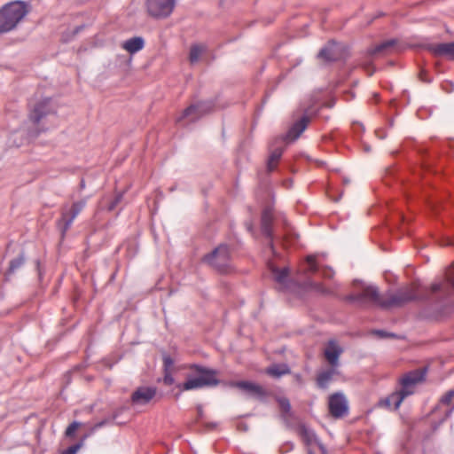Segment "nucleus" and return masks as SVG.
Instances as JSON below:
<instances>
[{"instance_id": "f257e3e1", "label": "nucleus", "mask_w": 454, "mask_h": 454, "mask_svg": "<svg viewBox=\"0 0 454 454\" xmlns=\"http://www.w3.org/2000/svg\"><path fill=\"white\" fill-rule=\"evenodd\" d=\"M419 288L420 286L419 284L413 283L395 294L381 296L376 286H366L363 287L359 299L385 309L399 307L405 302L419 298Z\"/></svg>"}, {"instance_id": "f03ea898", "label": "nucleus", "mask_w": 454, "mask_h": 454, "mask_svg": "<svg viewBox=\"0 0 454 454\" xmlns=\"http://www.w3.org/2000/svg\"><path fill=\"white\" fill-rule=\"evenodd\" d=\"M30 11V5L24 1H12L0 8V34L15 29Z\"/></svg>"}, {"instance_id": "7ed1b4c3", "label": "nucleus", "mask_w": 454, "mask_h": 454, "mask_svg": "<svg viewBox=\"0 0 454 454\" xmlns=\"http://www.w3.org/2000/svg\"><path fill=\"white\" fill-rule=\"evenodd\" d=\"M190 369L191 372L187 374L186 380L177 386L179 390L189 391L218 385L216 371L196 364Z\"/></svg>"}, {"instance_id": "20e7f679", "label": "nucleus", "mask_w": 454, "mask_h": 454, "mask_svg": "<svg viewBox=\"0 0 454 454\" xmlns=\"http://www.w3.org/2000/svg\"><path fill=\"white\" fill-rule=\"evenodd\" d=\"M58 111V105L51 98L45 97L36 100L31 105L28 114L30 121L39 124L47 117L55 115Z\"/></svg>"}, {"instance_id": "39448f33", "label": "nucleus", "mask_w": 454, "mask_h": 454, "mask_svg": "<svg viewBox=\"0 0 454 454\" xmlns=\"http://www.w3.org/2000/svg\"><path fill=\"white\" fill-rule=\"evenodd\" d=\"M176 6V0H146L147 14L157 20L166 19L171 15Z\"/></svg>"}, {"instance_id": "423d86ee", "label": "nucleus", "mask_w": 454, "mask_h": 454, "mask_svg": "<svg viewBox=\"0 0 454 454\" xmlns=\"http://www.w3.org/2000/svg\"><path fill=\"white\" fill-rule=\"evenodd\" d=\"M204 260L220 272H227L230 267V250L226 245H220Z\"/></svg>"}, {"instance_id": "0eeeda50", "label": "nucleus", "mask_w": 454, "mask_h": 454, "mask_svg": "<svg viewBox=\"0 0 454 454\" xmlns=\"http://www.w3.org/2000/svg\"><path fill=\"white\" fill-rule=\"evenodd\" d=\"M211 105L209 103H199L197 105H192L184 110L178 116H176V122L182 125H187L200 119L203 114L208 113L211 110Z\"/></svg>"}, {"instance_id": "6e6552de", "label": "nucleus", "mask_w": 454, "mask_h": 454, "mask_svg": "<svg viewBox=\"0 0 454 454\" xmlns=\"http://www.w3.org/2000/svg\"><path fill=\"white\" fill-rule=\"evenodd\" d=\"M426 375V369H418L411 371L400 380L401 393L407 397L414 393L416 386L424 381Z\"/></svg>"}, {"instance_id": "1a4fd4ad", "label": "nucleus", "mask_w": 454, "mask_h": 454, "mask_svg": "<svg viewBox=\"0 0 454 454\" xmlns=\"http://www.w3.org/2000/svg\"><path fill=\"white\" fill-rule=\"evenodd\" d=\"M85 200H80L74 202L72 205H65L63 207L61 218L59 221V226L63 232L69 229L75 217L85 207Z\"/></svg>"}, {"instance_id": "9d476101", "label": "nucleus", "mask_w": 454, "mask_h": 454, "mask_svg": "<svg viewBox=\"0 0 454 454\" xmlns=\"http://www.w3.org/2000/svg\"><path fill=\"white\" fill-rule=\"evenodd\" d=\"M231 387L238 388L242 394L250 398L262 399L264 395V389L258 384L252 381H231L229 383Z\"/></svg>"}, {"instance_id": "9b49d317", "label": "nucleus", "mask_w": 454, "mask_h": 454, "mask_svg": "<svg viewBox=\"0 0 454 454\" xmlns=\"http://www.w3.org/2000/svg\"><path fill=\"white\" fill-rule=\"evenodd\" d=\"M328 407L331 415L334 418H341L347 415L348 411V401L341 393H335L330 395Z\"/></svg>"}, {"instance_id": "f8f14e48", "label": "nucleus", "mask_w": 454, "mask_h": 454, "mask_svg": "<svg viewBox=\"0 0 454 454\" xmlns=\"http://www.w3.org/2000/svg\"><path fill=\"white\" fill-rule=\"evenodd\" d=\"M156 395V388L152 387H140L131 395L134 405L147 404Z\"/></svg>"}, {"instance_id": "ddd939ff", "label": "nucleus", "mask_w": 454, "mask_h": 454, "mask_svg": "<svg viewBox=\"0 0 454 454\" xmlns=\"http://www.w3.org/2000/svg\"><path fill=\"white\" fill-rule=\"evenodd\" d=\"M341 353L342 348L334 340L329 341L325 348V357L333 367H338L339 356Z\"/></svg>"}, {"instance_id": "4468645a", "label": "nucleus", "mask_w": 454, "mask_h": 454, "mask_svg": "<svg viewBox=\"0 0 454 454\" xmlns=\"http://www.w3.org/2000/svg\"><path fill=\"white\" fill-rule=\"evenodd\" d=\"M404 398L405 396L398 390L380 400L378 405L388 410H397Z\"/></svg>"}, {"instance_id": "2eb2a0df", "label": "nucleus", "mask_w": 454, "mask_h": 454, "mask_svg": "<svg viewBox=\"0 0 454 454\" xmlns=\"http://www.w3.org/2000/svg\"><path fill=\"white\" fill-rule=\"evenodd\" d=\"M269 269L272 273L273 278L281 286L285 287L287 283L289 270L288 268L278 269L273 262H269Z\"/></svg>"}, {"instance_id": "dca6fc26", "label": "nucleus", "mask_w": 454, "mask_h": 454, "mask_svg": "<svg viewBox=\"0 0 454 454\" xmlns=\"http://www.w3.org/2000/svg\"><path fill=\"white\" fill-rule=\"evenodd\" d=\"M309 122V118L303 116L299 121L295 122L289 129L286 138L295 140L305 130Z\"/></svg>"}, {"instance_id": "f3484780", "label": "nucleus", "mask_w": 454, "mask_h": 454, "mask_svg": "<svg viewBox=\"0 0 454 454\" xmlns=\"http://www.w3.org/2000/svg\"><path fill=\"white\" fill-rule=\"evenodd\" d=\"M338 57L339 51L337 49V44L333 42L329 43L318 53V58L326 61L335 60Z\"/></svg>"}, {"instance_id": "a211bd4d", "label": "nucleus", "mask_w": 454, "mask_h": 454, "mask_svg": "<svg viewBox=\"0 0 454 454\" xmlns=\"http://www.w3.org/2000/svg\"><path fill=\"white\" fill-rule=\"evenodd\" d=\"M339 373L337 367L331 366L330 369L321 372L317 379L319 387L326 388L329 382Z\"/></svg>"}, {"instance_id": "6ab92c4d", "label": "nucleus", "mask_w": 454, "mask_h": 454, "mask_svg": "<svg viewBox=\"0 0 454 454\" xmlns=\"http://www.w3.org/2000/svg\"><path fill=\"white\" fill-rule=\"evenodd\" d=\"M145 46V42L142 37H133L125 41L121 47L130 54H134L141 51Z\"/></svg>"}, {"instance_id": "aec40b11", "label": "nucleus", "mask_w": 454, "mask_h": 454, "mask_svg": "<svg viewBox=\"0 0 454 454\" xmlns=\"http://www.w3.org/2000/svg\"><path fill=\"white\" fill-rule=\"evenodd\" d=\"M434 52L454 59V43H440L434 47Z\"/></svg>"}, {"instance_id": "412c9836", "label": "nucleus", "mask_w": 454, "mask_h": 454, "mask_svg": "<svg viewBox=\"0 0 454 454\" xmlns=\"http://www.w3.org/2000/svg\"><path fill=\"white\" fill-rule=\"evenodd\" d=\"M272 210L270 208L265 209L262 215V229L263 233L269 238L271 237L270 223L272 222Z\"/></svg>"}, {"instance_id": "4be33fe9", "label": "nucleus", "mask_w": 454, "mask_h": 454, "mask_svg": "<svg viewBox=\"0 0 454 454\" xmlns=\"http://www.w3.org/2000/svg\"><path fill=\"white\" fill-rule=\"evenodd\" d=\"M266 372L275 378L281 377L282 375L289 372L288 366L286 364H273L267 368Z\"/></svg>"}, {"instance_id": "5701e85b", "label": "nucleus", "mask_w": 454, "mask_h": 454, "mask_svg": "<svg viewBox=\"0 0 454 454\" xmlns=\"http://www.w3.org/2000/svg\"><path fill=\"white\" fill-rule=\"evenodd\" d=\"M206 47L202 44H194L190 49L189 60L192 64L197 63L202 53L205 51Z\"/></svg>"}, {"instance_id": "b1692460", "label": "nucleus", "mask_w": 454, "mask_h": 454, "mask_svg": "<svg viewBox=\"0 0 454 454\" xmlns=\"http://www.w3.org/2000/svg\"><path fill=\"white\" fill-rule=\"evenodd\" d=\"M301 435L305 443L309 446L317 443V439L314 432L305 427L301 428Z\"/></svg>"}, {"instance_id": "393cba45", "label": "nucleus", "mask_w": 454, "mask_h": 454, "mask_svg": "<svg viewBox=\"0 0 454 454\" xmlns=\"http://www.w3.org/2000/svg\"><path fill=\"white\" fill-rule=\"evenodd\" d=\"M393 46H394V41H387V42H384V43L375 46L374 48H372L370 51V53L372 55L385 53V52L388 51L390 49H392Z\"/></svg>"}, {"instance_id": "a878e982", "label": "nucleus", "mask_w": 454, "mask_h": 454, "mask_svg": "<svg viewBox=\"0 0 454 454\" xmlns=\"http://www.w3.org/2000/svg\"><path fill=\"white\" fill-rule=\"evenodd\" d=\"M281 155H282V150L281 149H276V150H274L270 153L269 160H268V168H269V170L271 171V170H273L276 168V166H277V164H278Z\"/></svg>"}, {"instance_id": "bb28decb", "label": "nucleus", "mask_w": 454, "mask_h": 454, "mask_svg": "<svg viewBox=\"0 0 454 454\" xmlns=\"http://www.w3.org/2000/svg\"><path fill=\"white\" fill-rule=\"evenodd\" d=\"M446 287L451 289L449 293H454V268L448 270L446 273Z\"/></svg>"}, {"instance_id": "cd10ccee", "label": "nucleus", "mask_w": 454, "mask_h": 454, "mask_svg": "<svg viewBox=\"0 0 454 454\" xmlns=\"http://www.w3.org/2000/svg\"><path fill=\"white\" fill-rule=\"evenodd\" d=\"M24 262H25V259H24L23 255H20L18 258L13 259L10 262L9 272H11V273L14 272L17 269H19L24 263Z\"/></svg>"}, {"instance_id": "c85d7f7f", "label": "nucleus", "mask_w": 454, "mask_h": 454, "mask_svg": "<svg viewBox=\"0 0 454 454\" xmlns=\"http://www.w3.org/2000/svg\"><path fill=\"white\" fill-rule=\"evenodd\" d=\"M453 398H454V390H450L442 397L440 404L450 406L452 403Z\"/></svg>"}, {"instance_id": "c756f323", "label": "nucleus", "mask_w": 454, "mask_h": 454, "mask_svg": "<svg viewBox=\"0 0 454 454\" xmlns=\"http://www.w3.org/2000/svg\"><path fill=\"white\" fill-rule=\"evenodd\" d=\"M80 425L81 424L76 421L71 423L66 430V435L68 437L73 436L74 434L75 431L79 428Z\"/></svg>"}, {"instance_id": "7c9ffc66", "label": "nucleus", "mask_w": 454, "mask_h": 454, "mask_svg": "<svg viewBox=\"0 0 454 454\" xmlns=\"http://www.w3.org/2000/svg\"><path fill=\"white\" fill-rule=\"evenodd\" d=\"M278 403H279L281 410L284 412L288 413L290 411L291 406H290V403L287 399L280 398V399H278Z\"/></svg>"}, {"instance_id": "2f4dec72", "label": "nucleus", "mask_w": 454, "mask_h": 454, "mask_svg": "<svg viewBox=\"0 0 454 454\" xmlns=\"http://www.w3.org/2000/svg\"><path fill=\"white\" fill-rule=\"evenodd\" d=\"M306 260L309 264V270L312 272L317 271L316 257L314 255H309Z\"/></svg>"}, {"instance_id": "473e14b6", "label": "nucleus", "mask_w": 454, "mask_h": 454, "mask_svg": "<svg viewBox=\"0 0 454 454\" xmlns=\"http://www.w3.org/2000/svg\"><path fill=\"white\" fill-rule=\"evenodd\" d=\"M175 380L174 377L171 375L169 371H165L163 382L165 385L170 386L174 383Z\"/></svg>"}, {"instance_id": "72a5a7b5", "label": "nucleus", "mask_w": 454, "mask_h": 454, "mask_svg": "<svg viewBox=\"0 0 454 454\" xmlns=\"http://www.w3.org/2000/svg\"><path fill=\"white\" fill-rule=\"evenodd\" d=\"M81 447L82 443L72 445L69 448H67L65 451H63L62 454H75Z\"/></svg>"}, {"instance_id": "f704fd0d", "label": "nucleus", "mask_w": 454, "mask_h": 454, "mask_svg": "<svg viewBox=\"0 0 454 454\" xmlns=\"http://www.w3.org/2000/svg\"><path fill=\"white\" fill-rule=\"evenodd\" d=\"M163 362H164V370L169 371L170 367L173 365V360L171 359V357L168 356H164Z\"/></svg>"}, {"instance_id": "c9c22d12", "label": "nucleus", "mask_w": 454, "mask_h": 454, "mask_svg": "<svg viewBox=\"0 0 454 454\" xmlns=\"http://www.w3.org/2000/svg\"><path fill=\"white\" fill-rule=\"evenodd\" d=\"M315 289H316L317 292H319V293H321V294H331V291H330L329 289L325 288V287L323 285H321V284H317V285L315 286Z\"/></svg>"}, {"instance_id": "e433bc0d", "label": "nucleus", "mask_w": 454, "mask_h": 454, "mask_svg": "<svg viewBox=\"0 0 454 454\" xmlns=\"http://www.w3.org/2000/svg\"><path fill=\"white\" fill-rule=\"evenodd\" d=\"M333 274H334V272L331 268H325V269L322 270V275L325 278H332Z\"/></svg>"}, {"instance_id": "4c0bfd02", "label": "nucleus", "mask_w": 454, "mask_h": 454, "mask_svg": "<svg viewBox=\"0 0 454 454\" xmlns=\"http://www.w3.org/2000/svg\"><path fill=\"white\" fill-rule=\"evenodd\" d=\"M431 291L433 293L438 292L442 288V284L441 283H434L431 285Z\"/></svg>"}, {"instance_id": "58836bf2", "label": "nucleus", "mask_w": 454, "mask_h": 454, "mask_svg": "<svg viewBox=\"0 0 454 454\" xmlns=\"http://www.w3.org/2000/svg\"><path fill=\"white\" fill-rule=\"evenodd\" d=\"M121 195L116 199V200L114 201V203L113 205L110 206L109 209L112 210L114 208L115 205L120 201L121 200Z\"/></svg>"}, {"instance_id": "ea45409f", "label": "nucleus", "mask_w": 454, "mask_h": 454, "mask_svg": "<svg viewBox=\"0 0 454 454\" xmlns=\"http://www.w3.org/2000/svg\"><path fill=\"white\" fill-rule=\"evenodd\" d=\"M453 409H454V406L452 408H450V410H448L446 412V416H449L451 413V411H453Z\"/></svg>"}, {"instance_id": "a19ab883", "label": "nucleus", "mask_w": 454, "mask_h": 454, "mask_svg": "<svg viewBox=\"0 0 454 454\" xmlns=\"http://www.w3.org/2000/svg\"><path fill=\"white\" fill-rule=\"evenodd\" d=\"M378 333L380 335V336H385V334H383L382 332H378Z\"/></svg>"}, {"instance_id": "79ce46f5", "label": "nucleus", "mask_w": 454, "mask_h": 454, "mask_svg": "<svg viewBox=\"0 0 454 454\" xmlns=\"http://www.w3.org/2000/svg\"><path fill=\"white\" fill-rule=\"evenodd\" d=\"M309 454H312L310 450H309Z\"/></svg>"}]
</instances>
